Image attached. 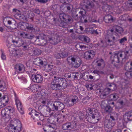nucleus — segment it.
<instances>
[{
	"label": "nucleus",
	"mask_w": 132,
	"mask_h": 132,
	"mask_svg": "<svg viewBox=\"0 0 132 132\" xmlns=\"http://www.w3.org/2000/svg\"><path fill=\"white\" fill-rule=\"evenodd\" d=\"M50 87L53 90H59L67 87V81L64 78L54 76L49 83Z\"/></svg>",
	"instance_id": "1"
},
{
	"label": "nucleus",
	"mask_w": 132,
	"mask_h": 132,
	"mask_svg": "<svg viewBox=\"0 0 132 132\" xmlns=\"http://www.w3.org/2000/svg\"><path fill=\"white\" fill-rule=\"evenodd\" d=\"M109 54L112 55L110 57L112 63L115 66H116L120 61L123 59H123H128L129 52L128 51L116 52H114L113 53L110 52Z\"/></svg>",
	"instance_id": "2"
},
{
	"label": "nucleus",
	"mask_w": 132,
	"mask_h": 132,
	"mask_svg": "<svg viewBox=\"0 0 132 132\" xmlns=\"http://www.w3.org/2000/svg\"><path fill=\"white\" fill-rule=\"evenodd\" d=\"M86 12L84 9L81 10L79 12L78 15L76 11L73 12L72 14V17L75 20L78 21L82 23L92 22V18L88 16H86L85 19V16Z\"/></svg>",
	"instance_id": "3"
},
{
	"label": "nucleus",
	"mask_w": 132,
	"mask_h": 132,
	"mask_svg": "<svg viewBox=\"0 0 132 132\" xmlns=\"http://www.w3.org/2000/svg\"><path fill=\"white\" fill-rule=\"evenodd\" d=\"M68 63L76 68H78L81 64L80 59L76 56H69L67 59Z\"/></svg>",
	"instance_id": "4"
},
{
	"label": "nucleus",
	"mask_w": 132,
	"mask_h": 132,
	"mask_svg": "<svg viewBox=\"0 0 132 132\" xmlns=\"http://www.w3.org/2000/svg\"><path fill=\"white\" fill-rule=\"evenodd\" d=\"M88 111L87 112H89V113L86 114L87 117H88V121L93 123H95L98 122L100 117L98 113H92V110L91 109H89Z\"/></svg>",
	"instance_id": "5"
},
{
	"label": "nucleus",
	"mask_w": 132,
	"mask_h": 132,
	"mask_svg": "<svg viewBox=\"0 0 132 132\" xmlns=\"http://www.w3.org/2000/svg\"><path fill=\"white\" fill-rule=\"evenodd\" d=\"M40 93L41 97L39 100L40 103L43 104V105H45L46 104H48V102L50 98V95L45 93L44 90L40 91Z\"/></svg>",
	"instance_id": "6"
},
{
	"label": "nucleus",
	"mask_w": 132,
	"mask_h": 132,
	"mask_svg": "<svg viewBox=\"0 0 132 132\" xmlns=\"http://www.w3.org/2000/svg\"><path fill=\"white\" fill-rule=\"evenodd\" d=\"M81 6L84 7L85 10L87 11H90L94 7L93 3L87 0H82L80 3Z\"/></svg>",
	"instance_id": "7"
},
{
	"label": "nucleus",
	"mask_w": 132,
	"mask_h": 132,
	"mask_svg": "<svg viewBox=\"0 0 132 132\" xmlns=\"http://www.w3.org/2000/svg\"><path fill=\"white\" fill-rule=\"evenodd\" d=\"M49 107L53 111H60L64 108V105L59 102H55L53 104H50Z\"/></svg>",
	"instance_id": "8"
},
{
	"label": "nucleus",
	"mask_w": 132,
	"mask_h": 132,
	"mask_svg": "<svg viewBox=\"0 0 132 132\" xmlns=\"http://www.w3.org/2000/svg\"><path fill=\"white\" fill-rule=\"evenodd\" d=\"M29 114L31 115V117L35 121L40 120L43 121L44 119V117L38 112H37L35 110H32Z\"/></svg>",
	"instance_id": "9"
},
{
	"label": "nucleus",
	"mask_w": 132,
	"mask_h": 132,
	"mask_svg": "<svg viewBox=\"0 0 132 132\" xmlns=\"http://www.w3.org/2000/svg\"><path fill=\"white\" fill-rule=\"evenodd\" d=\"M76 127V122L72 121L63 124L62 126V129L64 130H69L75 129Z\"/></svg>",
	"instance_id": "10"
},
{
	"label": "nucleus",
	"mask_w": 132,
	"mask_h": 132,
	"mask_svg": "<svg viewBox=\"0 0 132 132\" xmlns=\"http://www.w3.org/2000/svg\"><path fill=\"white\" fill-rule=\"evenodd\" d=\"M59 18L61 20L67 23L72 22V19L70 16L64 13H60Z\"/></svg>",
	"instance_id": "11"
},
{
	"label": "nucleus",
	"mask_w": 132,
	"mask_h": 132,
	"mask_svg": "<svg viewBox=\"0 0 132 132\" xmlns=\"http://www.w3.org/2000/svg\"><path fill=\"white\" fill-rule=\"evenodd\" d=\"M17 43V44L16 45L17 46L20 47L23 46L25 50H30V49H29V48L31 46L29 43L24 42L21 39H19Z\"/></svg>",
	"instance_id": "12"
},
{
	"label": "nucleus",
	"mask_w": 132,
	"mask_h": 132,
	"mask_svg": "<svg viewBox=\"0 0 132 132\" xmlns=\"http://www.w3.org/2000/svg\"><path fill=\"white\" fill-rule=\"evenodd\" d=\"M78 97L76 95L72 96L71 97L70 99L67 101V105L71 106L76 104L78 101Z\"/></svg>",
	"instance_id": "13"
},
{
	"label": "nucleus",
	"mask_w": 132,
	"mask_h": 132,
	"mask_svg": "<svg viewBox=\"0 0 132 132\" xmlns=\"http://www.w3.org/2000/svg\"><path fill=\"white\" fill-rule=\"evenodd\" d=\"M2 95L0 93V109L5 106L8 103L9 99L6 96H4L1 98Z\"/></svg>",
	"instance_id": "14"
},
{
	"label": "nucleus",
	"mask_w": 132,
	"mask_h": 132,
	"mask_svg": "<svg viewBox=\"0 0 132 132\" xmlns=\"http://www.w3.org/2000/svg\"><path fill=\"white\" fill-rule=\"evenodd\" d=\"M31 75V74H30ZM32 75L31 79L32 81L37 83H41L43 80V76L40 74H36L35 75Z\"/></svg>",
	"instance_id": "15"
},
{
	"label": "nucleus",
	"mask_w": 132,
	"mask_h": 132,
	"mask_svg": "<svg viewBox=\"0 0 132 132\" xmlns=\"http://www.w3.org/2000/svg\"><path fill=\"white\" fill-rule=\"evenodd\" d=\"M113 123H111L108 119H106L104 124V128L105 131L107 132H110L112 128L114 126Z\"/></svg>",
	"instance_id": "16"
},
{
	"label": "nucleus",
	"mask_w": 132,
	"mask_h": 132,
	"mask_svg": "<svg viewBox=\"0 0 132 132\" xmlns=\"http://www.w3.org/2000/svg\"><path fill=\"white\" fill-rule=\"evenodd\" d=\"M95 53L92 50L86 51L84 53V57L86 60H90L94 56Z\"/></svg>",
	"instance_id": "17"
},
{
	"label": "nucleus",
	"mask_w": 132,
	"mask_h": 132,
	"mask_svg": "<svg viewBox=\"0 0 132 132\" xmlns=\"http://www.w3.org/2000/svg\"><path fill=\"white\" fill-rule=\"evenodd\" d=\"M123 119L126 123L132 120V112L129 111L126 112L123 116Z\"/></svg>",
	"instance_id": "18"
},
{
	"label": "nucleus",
	"mask_w": 132,
	"mask_h": 132,
	"mask_svg": "<svg viewBox=\"0 0 132 132\" xmlns=\"http://www.w3.org/2000/svg\"><path fill=\"white\" fill-rule=\"evenodd\" d=\"M13 11L14 13V16L16 18L21 20H24V16L23 15H21L20 14V12L19 10L15 9H14Z\"/></svg>",
	"instance_id": "19"
},
{
	"label": "nucleus",
	"mask_w": 132,
	"mask_h": 132,
	"mask_svg": "<svg viewBox=\"0 0 132 132\" xmlns=\"http://www.w3.org/2000/svg\"><path fill=\"white\" fill-rule=\"evenodd\" d=\"M61 40L60 37L57 35H55L51 38H50V43L53 44H56Z\"/></svg>",
	"instance_id": "20"
},
{
	"label": "nucleus",
	"mask_w": 132,
	"mask_h": 132,
	"mask_svg": "<svg viewBox=\"0 0 132 132\" xmlns=\"http://www.w3.org/2000/svg\"><path fill=\"white\" fill-rule=\"evenodd\" d=\"M20 36L24 38L29 39H32L34 38V35L33 34H30L28 33H26L24 32H22L20 34Z\"/></svg>",
	"instance_id": "21"
},
{
	"label": "nucleus",
	"mask_w": 132,
	"mask_h": 132,
	"mask_svg": "<svg viewBox=\"0 0 132 132\" xmlns=\"http://www.w3.org/2000/svg\"><path fill=\"white\" fill-rule=\"evenodd\" d=\"M107 43L109 44L110 43H113L116 41L115 37L113 35H107L105 37ZM109 45H111L110 44H109Z\"/></svg>",
	"instance_id": "22"
},
{
	"label": "nucleus",
	"mask_w": 132,
	"mask_h": 132,
	"mask_svg": "<svg viewBox=\"0 0 132 132\" xmlns=\"http://www.w3.org/2000/svg\"><path fill=\"white\" fill-rule=\"evenodd\" d=\"M15 69L18 72H23L25 70V67L22 64H19L16 65Z\"/></svg>",
	"instance_id": "23"
},
{
	"label": "nucleus",
	"mask_w": 132,
	"mask_h": 132,
	"mask_svg": "<svg viewBox=\"0 0 132 132\" xmlns=\"http://www.w3.org/2000/svg\"><path fill=\"white\" fill-rule=\"evenodd\" d=\"M104 20L105 22L107 23H111L113 22L114 20L113 17L109 14L105 16Z\"/></svg>",
	"instance_id": "24"
},
{
	"label": "nucleus",
	"mask_w": 132,
	"mask_h": 132,
	"mask_svg": "<svg viewBox=\"0 0 132 132\" xmlns=\"http://www.w3.org/2000/svg\"><path fill=\"white\" fill-rule=\"evenodd\" d=\"M31 52L32 55L33 56H37L40 54L41 53V51L40 49L37 48H33L30 51Z\"/></svg>",
	"instance_id": "25"
},
{
	"label": "nucleus",
	"mask_w": 132,
	"mask_h": 132,
	"mask_svg": "<svg viewBox=\"0 0 132 132\" xmlns=\"http://www.w3.org/2000/svg\"><path fill=\"white\" fill-rule=\"evenodd\" d=\"M17 122V121H14V123L11 124L9 125L7 127V129L8 130L9 132H14L15 128V126Z\"/></svg>",
	"instance_id": "26"
},
{
	"label": "nucleus",
	"mask_w": 132,
	"mask_h": 132,
	"mask_svg": "<svg viewBox=\"0 0 132 132\" xmlns=\"http://www.w3.org/2000/svg\"><path fill=\"white\" fill-rule=\"evenodd\" d=\"M8 109L7 107L3 109L1 111V114L2 117L4 118H7L9 117V114L8 112Z\"/></svg>",
	"instance_id": "27"
},
{
	"label": "nucleus",
	"mask_w": 132,
	"mask_h": 132,
	"mask_svg": "<svg viewBox=\"0 0 132 132\" xmlns=\"http://www.w3.org/2000/svg\"><path fill=\"white\" fill-rule=\"evenodd\" d=\"M7 85V82L3 80L0 81V90L2 91L5 90Z\"/></svg>",
	"instance_id": "28"
},
{
	"label": "nucleus",
	"mask_w": 132,
	"mask_h": 132,
	"mask_svg": "<svg viewBox=\"0 0 132 132\" xmlns=\"http://www.w3.org/2000/svg\"><path fill=\"white\" fill-rule=\"evenodd\" d=\"M21 122L19 121H17L16 124L15 126V128L14 129V132H19L21 130Z\"/></svg>",
	"instance_id": "29"
},
{
	"label": "nucleus",
	"mask_w": 132,
	"mask_h": 132,
	"mask_svg": "<svg viewBox=\"0 0 132 132\" xmlns=\"http://www.w3.org/2000/svg\"><path fill=\"white\" fill-rule=\"evenodd\" d=\"M35 63L38 65H46V63L45 62H44L42 59L39 57L36 59Z\"/></svg>",
	"instance_id": "30"
},
{
	"label": "nucleus",
	"mask_w": 132,
	"mask_h": 132,
	"mask_svg": "<svg viewBox=\"0 0 132 132\" xmlns=\"http://www.w3.org/2000/svg\"><path fill=\"white\" fill-rule=\"evenodd\" d=\"M45 132H53L54 128L52 127V125H50L43 128Z\"/></svg>",
	"instance_id": "31"
},
{
	"label": "nucleus",
	"mask_w": 132,
	"mask_h": 132,
	"mask_svg": "<svg viewBox=\"0 0 132 132\" xmlns=\"http://www.w3.org/2000/svg\"><path fill=\"white\" fill-rule=\"evenodd\" d=\"M35 30V29L34 27V26L33 25H32V24H30L29 23L26 22L25 31H34Z\"/></svg>",
	"instance_id": "32"
},
{
	"label": "nucleus",
	"mask_w": 132,
	"mask_h": 132,
	"mask_svg": "<svg viewBox=\"0 0 132 132\" xmlns=\"http://www.w3.org/2000/svg\"><path fill=\"white\" fill-rule=\"evenodd\" d=\"M106 86L110 90H114L116 89L117 87L114 84L111 83H108L106 84Z\"/></svg>",
	"instance_id": "33"
},
{
	"label": "nucleus",
	"mask_w": 132,
	"mask_h": 132,
	"mask_svg": "<svg viewBox=\"0 0 132 132\" xmlns=\"http://www.w3.org/2000/svg\"><path fill=\"white\" fill-rule=\"evenodd\" d=\"M7 108L8 109V112L9 114V117L12 116L14 114V109L13 108L10 106L7 107Z\"/></svg>",
	"instance_id": "34"
},
{
	"label": "nucleus",
	"mask_w": 132,
	"mask_h": 132,
	"mask_svg": "<svg viewBox=\"0 0 132 132\" xmlns=\"http://www.w3.org/2000/svg\"><path fill=\"white\" fill-rule=\"evenodd\" d=\"M26 24V22H20L18 24V26L22 30L25 31Z\"/></svg>",
	"instance_id": "35"
},
{
	"label": "nucleus",
	"mask_w": 132,
	"mask_h": 132,
	"mask_svg": "<svg viewBox=\"0 0 132 132\" xmlns=\"http://www.w3.org/2000/svg\"><path fill=\"white\" fill-rule=\"evenodd\" d=\"M96 63L97 65L99 67H100L102 65L104 66L105 64L104 62L102 59L98 60L96 61Z\"/></svg>",
	"instance_id": "36"
},
{
	"label": "nucleus",
	"mask_w": 132,
	"mask_h": 132,
	"mask_svg": "<svg viewBox=\"0 0 132 132\" xmlns=\"http://www.w3.org/2000/svg\"><path fill=\"white\" fill-rule=\"evenodd\" d=\"M7 47H8L9 50L11 53L13 54V52H14V51L15 49L13 48L14 47V46L12 45H11V44L8 42V44H7Z\"/></svg>",
	"instance_id": "37"
},
{
	"label": "nucleus",
	"mask_w": 132,
	"mask_h": 132,
	"mask_svg": "<svg viewBox=\"0 0 132 132\" xmlns=\"http://www.w3.org/2000/svg\"><path fill=\"white\" fill-rule=\"evenodd\" d=\"M104 111L106 113H110L112 110V108L110 106H107L104 109Z\"/></svg>",
	"instance_id": "38"
},
{
	"label": "nucleus",
	"mask_w": 132,
	"mask_h": 132,
	"mask_svg": "<svg viewBox=\"0 0 132 132\" xmlns=\"http://www.w3.org/2000/svg\"><path fill=\"white\" fill-rule=\"evenodd\" d=\"M39 87V86H38L36 85H32L31 86L30 89L32 92H35L38 91L37 88Z\"/></svg>",
	"instance_id": "39"
},
{
	"label": "nucleus",
	"mask_w": 132,
	"mask_h": 132,
	"mask_svg": "<svg viewBox=\"0 0 132 132\" xmlns=\"http://www.w3.org/2000/svg\"><path fill=\"white\" fill-rule=\"evenodd\" d=\"M116 31L119 34H121L123 32V30L122 28L119 26H117L116 28Z\"/></svg>",
	"instance_id": "40"
},
{
	"label": "nucleus",
	"mask_w": 132,
	"mask_h": 132,
	"mask_svg": "<svg viewBox=\"0 0 132 132\" xmlns=\"http://www.w3.org/2000/svg\"><path fill=\"white\" fill-rule=\"evenodd\" d=\"M73 6L71 4L66 5V12H70L73 9Z\"/></svg>",
	"instance_id": "41"
},
{
	"label": "nucleus",
	"mask_w": 132,
	"mask_h": 132,
	"mask_svg": "<svg viewBox=\"0 0 132 132\" xmlns=\"http://www.w3.org/2000/svg\"><path fill=\"white\" fill-rule=\"evenodd\" d=\"M14 51V52L15 54V56H17L18 57L20 56L22 54L21 51L18 49L17 50L15 49V50Z\"/></svg>",
	"instance_id": "42"
},
{
	"label": "nucleus",
	"mask_w": 132,
	"mask_h": 132,
	"mask_svg": "<svg viewBox=\"0 0 132 132\" xmlns=\"http://www.w3.org/2000/svg\"><path fill=\"white\" fill-rule=\"evenodd\" d=\"M119 43L123 45L127 41V38L126 37H125L119 40Z\"/></svg>",
	"instance_id": "43"
},
{
	"label": "nucleus",
	"mask_w": 132,
	"mask_h": 132,
	"mask_svg": "<svg viewBox=\"0 0 132 132\" xmlns=\"http://www.w3.org/2000/svg\"><path fill=\"white\" fill-rule=\"evenodd\" d=\"M60 10L63 12H66V5L62 4L60 6Z\"/></svg>",
	"instance_id": "44"
},
{
	"label": "nucleus",
	"mask_w": 132,
	"mask_h": 132,
	"mask_svg": "<svg viewBox=\"0 0 132 132\" xmlns=\"http://www.w3.org/2000/svg\"><path fill=\"white\" fill-rule=\"evenodd\" d=\"M107 106V102L106 101L104 100L101 102V106L102 109H104Z\"/></svg>",
	"instance_id": "45"
},
{
	"label": "nucleus",
	"mask_w": 132,
	"mask_h": 132,
	"mask_svg": "<svg viewBox=\"0 0 132 132\" xmlns=\"http://www.w3.org/2000/svg\"><path fill=\"white\" fill-rule=\"evenodd\" d=\"M61 58H63L67 56L68 55V52L65 51H63L62 52H61Z\"/></svg>",
	"instance_id": "46"
},
{
	"label": "nucleus",
	"mask_w": 132,
	"mask_h": 132,
	"mask_svg": "<svg viewBox=\"0 0 132 132\" xmlns=\"http://www.w3.org/2000/svg\"><path fill=\"white\" fill-rule=\"evenodd\" d=\"M110 97L112 98L114 100H116L118 98V95L116 94H113L110 95Z\"/></svg>",
	"instance_id": "47"
},
{
	"label": "nucleus",
	"mask_w": 132,
	"mask_h": 132,
	"mask_svg": "<svg viewBox=\"0 0 132 132\" xmlns=\"http://www.w3.org/2000/svg\"><path fill=\"white\" fill-rule=\"evenodd\" d=\"M116 117L115 116H113L111 115L110 116V118L108 120L109 122H111V123H113L114 125L115 124V118Z\"/></svg>",
	"instance_id": "48"
},
{
	"label": "nucleus",
	"mask_w": 132,
	"mask_h": 132,
	"mask_svg": "<svg viewBox=\"0 0 132 132\" xmlns=\"http://www.w3.org/2000/svg\"><path fill=\"white\" fill-rule=\"evenodd\" d=\"M131 71H127L125 73V75L127 77L130 78L132 77V72Z\"/></svg>",
	"instance_id": "49"
},
{
	"label": "nucleus",
	"mask_w": 132,
	"mask_h": 132,
	"mask_svg": "<svg viewBox=\"0 0 132 132\" xmlns=\"http://www.w3.org/2000/svg\"><path fill=\"white\" fill-rule=\"evenodd\" d=\"M55 119L57 122H61L63 121V120L62 119L60 114L58 115L57 118Z\"/></svg>",
	"instance_id": "50"
},
{
	"label": "nucleus",
	"mask_w": 132,
	"mask_h": 132,
	"mask_svg": "<svg viewBox=\"0 0 132 132\" xmlns=\"http://www.w3.org/2000/svg\"><path fill=\"white\" fill-rule=\"evenodd\" d=\"M125 69L127 71L129 70H131L129 62H127L126 64L125 67Z\"/></svg>",
	"instance_id": "51"
},
{
	"label": "nucleus",
	"mask_w": 132,
	"mask_h": 132,
	"mask_svg": "<svg viewBox=\"0 0 132 132\" xmlns=\"http://www.w3.org/2000/svg\"><path fill=\"white\" fill-rule=\"evenodd\" d=\"M46 36L43 34H41L39 35L38 36V38L41 40H43L46 37Z\"/></svg>",
	"instance_id": "52"
},
{
	"label": "nucleus",
	"mask_w": 132,
	"mask_h": 132,
	"mask_svg": "<svg viewBox=\"0 0 132 132\" xmlns=\"http://www.w3.org/2000/svg\"><path fill=\"white\" fill-rule=\"evenodd\" d=\"M85 86L87 88L88 90H90L93 89V86L92 84H86L85 85Z\"/></svg>",
	"instance_id": "53"
},
{
	"label": "nucleus",
	"mask_w": 132,
	"mask_h": 132,
	"mask_svg": "<svg viewBox=\"0 0 132 132\" xmlns=\"http://www.w3.org/2000/svg\"><path fill=\"white\" fill-rule=\"evenodd\" d=\"M93 73L99 75L100 74H103V72L102 71H100L98 70H94L92 72Z\"/></svg>",
	"instance_id": "54"
},
{
	"label": "nucleus",
	"mask_w": 132,
	"mask_h": 132,
	"mask_svg": "<svg viewBox=\"0 0 132 132\" xmlns=\"http://www.w3.org/2000/svg\"><path fill=\"white\" fill-rule=\"evenodd\" d=\"M36 70L35 69H34L32 70L30 72H29L28 71H26V73H28L30 77H31V78L32 77V75H30V74H31V75H35V74H33V73H33V72L34 71H36Z\"/></svg>",
	"instance_id": "55"
},
{
	"label": "nucleus",
	"mask_w": 132,
	"mask_h": 132,
	"mask_svg": "<svg viewBox=\"0 0 132 132\" xmlns=\"http://www.w3.org/2000/svg\"><path fill=\"white\" fill-rule=\"evenodd\" d=\"M54 56L57 59H59L61 58V52L59 53H56L55 54Z\"/></svg>",
	"instance_id": "56"
},
{
	"label": "nucleus",
	"mask_w": 132,
	"mask_h": 132,
	"mask_svg": "<svg viewBox=\"0 0 132 132\" xmlns=\"http://www.w3.org/2000/svg\"><path fill=\"white\" fill-rule=\"evenodd\" d=\"M36 1L42 3H45L48 1V0H35Z\"/></svg>",
	"instance_id": "57"
},
{
	"label": "nucleus",
	"mask_w": 132,
	"mask_h": 132,
	"mask_svg": "<svg viewBox=\"0 0 132 132\" xmlns=\"http://www.w3.org/2000/svg\"><path fill=\"white\" fill-rule=\"evenodd\" d=\"M84 41L87 43H88L90 41V39L88 37L85 36Z\"/></svg>",
	"instance_id": "58"
},
{
	"label": "nucleus",
	"mask_w": 132,
	"mask_h": 132,
	"mask_svg": "<svg viewBox=\"0 0 132 132\" xmlns=\"http://www.w3.org/2000/svg\"><path fill=\"white\" fill-rule=\"evenodd\" d=\"M81 44H77L76 45V48L77 50H80V47Z\"/></svg>",
	"instance_id": "59"
},
{
	"label": "nucleus",
	"mask_w": 132,
	"mask_h": 132,
	"mask_svg": "<svg viewBox=\"0 0 132 132\" xmlns=\"http://www.w3.org/2000/svg\"><path fill=\"white\" fill-rule=\"evenodd\" d=\"M110 90L108 88H106L104 90V93L108 95L110 93Z\"/></svg>",
	"instance_id": "60"
},
{
	"label": "nucleus",
	"mask_w": 132,
	"mask_h": 132,
	"mask_svg": "<svg viewBox=\"0 0 132 132\" xmlns=\"http://www.w3.org/2000/svg\"><path fill=\"white\" fill-rule=\"evenodd\" d=\"M23 108V107H22L18 109L19 111L20 112V113L22 114H23L24 113Z\"/></svg>",
	"instance_id": "61"
},
{
	"label": "nucleus",
	"mask_w": 132,
	"mask_h": 132,
	"mask_svg": "<svg viewBox=\"0 0 132 132\" xmlns=\"http://www.w3.org/2000/svg\"><path fill=\"white\" fill-rule=\"evenodd\" d=\"M127 3L128 5L132 7V0H129L127 1Z\"/></svg>",
	"instance_id": "62"
},
{
	"label": "nucleus",
	"mask_w": 132,
	"mask_h": 132,
	"mask_svg": "<svg viewBox=\"0 0 132 132\" xmlns=\"http://www.w3.org/2000/svg\"><path fill=\"white\" fill-rule=\"evenodd\" d=\"M107 95H106L105 93H104L101 95V97L102 98H105L106 97V96Z\"/></svg>",
	"instance_id": "63"
},
{
	"label": "nucleus",
	"mask_w": 132,
	"mask_h": 132,
	"mask_svg": "<svg viewBox=\"0 0 132 132\" xmlns=\"http://www.w3.org/2000/svg\"><path fill=\"white\" fill-rule=\"evenodd\" d=\"M95 30L93 28H90L89 29V31L91 34H93Z\"/></svg>",
	"instance_id": "64"
}]
</instances>
